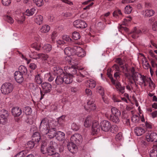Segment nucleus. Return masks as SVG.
I'll use <instances>...</instances> for the list:
<instances>
[{"label":"nucleus","mask_w":157,"mask_h":157,"mask_svg":"<svg viewBox=\"0 0 157 157\" xmlns=\"http://www.w3.org/2000/svg\"><path fill=\"white\" fill-rule=\"evenodd\" d=\"M67 147L68 150L72 153H75L77 151V147L75 144L71 141L67 144Z\"/></svg>","instance_id":"obj_12"},{"label":"nucleus","mask_w":157,"mask_h":157,"mask_svg":"<svg viewBox=\"0 0 157 157\" xmlns=\"http://www.w3.org/2000/svg\"><path fill=\"white\" fill-rule=\"evenodd\" d=\"M74 49L77 52L76 54L78 57H83L86 55L85 52L83 49L77 46H75Z\"/></svg>","instance_id":"obj_14"},{"label":"nucleus","mask_w":157,"mask_h":157,"mask_svg":"<svg viewBox=\"0 0 157 157\" xmlns=\"http://www.w3.org/2000/svg\"><path fill=\"white\" fill-rule=\"evenodd\" d=\"M56 129L52 128L49 129V132L48 134L49 138H52L56 136Z\"/></svg>","instance_id":"obj_25"},{"label":"nucleus","mask_w":157,"mask_h":157,"mask_svg":"<svg viewBox=\"0 0 157 157\" xmlns=\"http://www.w3.org/2000/svg\"><path fill=\"white\" fill-rule=\"evenodd\" d=\"M71 128L74 131H77L78 130L79 127L76 124L73 123L71 125Z\"/></svg>","instance_id":"obj_60"},{"label":"nucleus","mask_w":157,"mask_h":157,"mask_svg":"<svg viewBox=\"0 0 157 157\" xmlns=\"http://www.w3.org/2000/svg\"><path fill=\"white\" fill-rule=\"evenodd\" d=\"M116 85V87L119 93L123 94L125 92V86H122L120 82H116L115 84Z\"/></svg>","instance_id":"obj_18"},{"label":"nucleus","mask_w":157,"mask_h":157,"mask_svg":"<svg viewBox=\"0 0 157 157\" xmlns=\"http://www.w3.org/2000/svg\"><path fill=\"white\" fill-rule=\"evenodd\" d=\"M34 142L33 140L28 141L26 145V147L29 149L33 148L35 145Z\"/></svg>","instance_id":"obj_45"},{"label":"nucleus","mask_w":157,"mask_h":157,"mask_svg":"<svg viewBox=\"0 0 157 157\" xmlns=\"http://www.w3.org/2000/svg\"><path fill=\"white\" fill-rule=\"evenodd\" d=\"M65 134L63 132L59 131L56 132V138L59 141H62L64 139Z\"/></svg>","instance_id":"obj_23"},{"label":"nucleus","mask_w":157,"mask_h":157,"mask_svg":"<svg viewBox=\"0 0 157 157\" xmlns=\"http://www.w3.org/2000/svg\"><path fill=\"white\" fill-rule=\"evenodd\" d=\"M76 44H75L73 45V46H71L72 48L68 47L65 48L64 49L65 54L67 56H71L73 54L74 50H75L74 48L75 46H76Z\"/></svg>","instance_id":"obj_17"},{"label":"nucleus","mask_w":157,"mask_h":157,"mask_svg":"<svg viewBox=\"0 0 157 157\" xmlns=\"http://www.w3.org/2000/svg\"><path fill=\"white\" fill-rule=\"evenodd\" d=\"M41 86L43 89V91L40 90V93L41 94V97L40 100H41L43 98L44 95V93H47L50 92L52 90V85L48 82H43L41 85Z\"/></svg>","instance_id":"obj_3"},{"label":"nucleus","mask_w":157,"mask_h":157,"mask_svg":"<svg viewBox=\"0 0 157 157\" xmlns=\"http://www.w3.org/2000/svg\"><path fill=\"white\" fill-rule=\"evenodd\" d=\"M148 31L147 29L146 28L142 29L141 30L137 29H135L132 34V37L133 38H136L139 37V35L142 33L145 34L148 32Z\"/></svg>","instance_id":"obj_5"},{"label":"nucleus","mask_w":157,"mask_h":157,"mask_svg":"<svg viewBox=\"0 0 157 157\" xmlns=\"http://www.w3.org/2000/svg\"><path fill=\"white\" fill-rule=\"evenodd\" d=\"M12 114L15 117L19 116L21 113V110L18 107H14L12 109Z\"/></svg>","instance_id":"obj_16"},{"label":"nucleus","mask_w":157,"mask_h":157,"mask_svg":"<svg viewBox=\"0 0 157 157\" xmlns=\"http://www.w3.org/2000/svg\"><path fill=\"white\" fill-rule=\"evenodd\" d=\"M100 126L98 123L97 122H94L93 123L92 128V134L93 135L97 134L100 131Z\"/></svg>","instance_id":"obj_15"},{"label":"nucleus","mask_w":157,"mask_h":157,"mask_svg":"<svg viewBox=\"0 0 157 157\" xmlns=\"http://www.w3.org/2000/svg\"><path fill=\"white\" fill-rule=\"evenodd\" d=\"M19 72L17 71L15 72L14 73V78L17 83H21L24 80V75L20 74Z\"/></svg>","instance_id":"obj_13"},{"label":"nucleus","mask_w":157,"mask_h":157,"mask_svg":"<svg viewBox=\"0 0 157 157\" xmlns=\"http://www.w3.org/2000/svg\"><path fill=\"white\" fill-rule=\"evenodd\" d=\"M97 89L98 91V92L101 95L103 96L104 94V88L101 86H97Z\"/></svg>","instance_id":"obj_50"},{"label":"nucleus","mask_w":157,"mask_h":157,"mask_svg":"<svg viewBox=\"0 0 157 157\" xmlns=\"http://www.w3.org/2000/svg\"><path fill=\"white\" fill-rule=\"evenodd\" d=\"M132 121L134 123L139 122L140 121V118L137 115H133L131 118Z\"/></svg>","instance_id":"obj_41"},{"label":"nucleus","mask_w":157,"mask_h":157,"mask_svg":"<svg viewBox=\"0 0 157 157\" xmlns=\"http://www.w3.org/2000/svg\"><path fill=\"white\" fill-rule=\"evenodd\" d=\"M54 71L56 73L59 75H61L63 72V69L59 67H54Z\"/></svg>","instance_id":"obj_40"},{"label":"nucleus","mask_w":157,"mask_h":157,"mask_svg":"<svg viewBox=\"0 0 157 157\" xmlns=\"http://www.w3.org/2000/svg\"><path fill=\"white\" fill-rule=\"evenodd\" d=\"M134 132L137 136H140L143 134L145 132L144 128L140 127H136L134 130Z\"/></svg>","instance_id":"obj_20"},{"label":"nucleus","mask_w":157,"mask_h":157,"mask_svg":"<svg viewBox=\"0 0 157 157\" xmlns=\"http://www.w3.org/2000/svg\"><path fill=\"white\" fill-rule=\"evenodd\" d=\"M64 79L63 77H62L61 75L58 76L55 79L56 83L58 85H61L64 82Z\"/></svg>","instance_id":"obj_29"},{"label":"nucleus","mask_w":157,"mask_h":157,"mask_svg":"<svg viewBox=\"0 0 157 157\" xmlns=\"http://www.w3.org/2000/svg\"><path fill=\"white\" fill-rule=\"evenodd\" d=\"M62 38L63 40L69 42V44L71 45V46H73V45L75 44L74 41L72 40L68 35H65L63 36L62 37Z\"/></svg>","instance_id":"obj_28"},{"label":"nucleus","mask_w":157,"mask_h":157,"mask_svg":"<svg viewBox=\"0 0 157 157\" xmlns=\"http://www.w3.org/2000/svg\"><path fill=\"white\" fill-rule=\"evenodd\" d=\"M40 140V135L38 132H35L32 136V140L34 141L36 144L38 143Z\"/></svg>","instance_id":"obj_19"},{"label":"nucleus","mask_w":157,"mask_h":157,"mask_svg":"<svg viewBox=\"0 0 157 157\" xmlns=\"http://www.w3.org/2000/svg\"><path fill=\"white\" fill-rule=\"evenodd\" d=\"M100 127L102 131L107 132L109 131L111 127V124L109 121L104 120L101 123Z\"/></svg>","instance_id":"obj_6"},{"label":"nucleus","mask_w":157,"mask_h":157,"mask_svg":"<svg viewBox=\"0 0 157 157\" xmlns=\"http://www.w3.org/2000/svg\"><path fill=\"white\" fill-rule=\"evenodd\" d=\"M74 76L76 78V80L78 82H81L83 80V78L85 77L84 75H83L82 74L80 73Z\"/></svg>","instance_id":"obj_36"},{"label":"nucleus","mask_w":157,"mask_h":157,"mask_svg":"<svg viewBox=\"0 0 157 157\" xmlns=\"http://www.w3.org/2000/svg\"><path fill=\"white\" fill-rule=\"evenodd\" d=\"M150 157H157V150H151L150 153Z\"/></svg>","instance_id":"obj_48"},{"label":"nucleus","mask_w":157,"mask_h":157,"mask_svg":"<svg viewBox=\"0 0 157 157\" xmlns=\"http://www.w3.org/2000/svg\"><path fill=\"white\" fill-rule=\"evenodd\" d=\"M73 76L71 74H68L67 75H64V82L67 84H70L73 81Z\"/></svg>","instance_id":"obj_21"},{"label":"nucleus","mask_w":157,"mask_h":157,"mask_svg":"<svg viewBox=\"0 0 157 157\" xmlns=\"http://www.w3.org/2000/svg\"><path fill=\"white\" fill-rule=\"evenodd\" d=\"M36 11V9L33 7L30 9H28L25 12V14L28 16H31L35 13Z\"/></svg>","instance_id":"obj_27"},{"label":"nucleus","mask_w":157,"mask_h":157,"mask_svg":"<svg viewBox=\"0 0 157 157\" xmlns=\"http://www.w3.org/2000/svg\"><path fill=\"white\" fill-rule=\"evenodd\" d=\"M88 82L89 83V87L90 88H93L95 87L96 83L94 80L92 79L89 80L88 81Z\"/></svg>","instance_id":"obj_42"},{"label":"nucleus","mask_w":157,"mask_h":157,"mask_svg":"<svg viewBox=\"0 0 157 157\" xmlns=\"http://www.w3.org/2000/svg\"><path fill=\"white\" fill-rule=\"evenodd\" d=\"M70 56H68L65 57L64 59V60L65 61L66 63H67L71 65H72V63L74 62L71 60V58L70 57Z\"/></svg>","instance_id":"obj_47"},{"label":"nucleus","mask_w":157,"mask_h":157,"mask_svg":"<svg viewBox=\"0 0 157 157\" xmlns=\"http://www.w3.org/2000/svg\"><path fill=\"white\" fill-rule=\"evenodd\" d=\"M55 149L50 147L46 148V153L49 155H53L55 152Z\"/></svg>","instance_id":"obj_38"},{"label":"nucleus","mask_w":157,"mask_h":157,"mask_svg":"<svg viewBox=\"0 0 157 157\" xmlns=\"http://www.w3.org/2000/svg\"><path fill=\"white\" fill-rule=\"evenodd\" d=\"M120 116L110 115L109 119L110 121L115 123H118L120 121L119 117Z\"/></svg>","instance_id":"obj_26"},{"label":"nucleus","mask_w":157,"mask_h":157,"mask_svg":"<svg viewBox=\"0 0 157 157\" xmlns=\"http://www.w3.org/2000/svg\"><path fill=\"white\" fill-rule=\"evenodd\" d=\"M26 155V151H22L17 154L14 157H24Z\"/></svg>","instance_id":"obj_54"},{"label":"nucleus","mask_w":157,"mask_h":157,"mask_svg":"<svg viewBox=\"0 0 157 157\" xmlns=\"http://www.w3.org/2000/svg\"><path fill=\"white\" fill-rule=\"evenodd\" d=\"M50 147L54 149H55L57 148L58 147V145L57 143L55 142L52 141H51L50 143Z\"/></svg>","instance_id":"obj_55"},{"label":"nucleus","mask_w":157,"mask_h":157,"mask_svg":"<svg viewBox=\"0 0 157 157\" xmlns=\"http://www.w3.org/2000/svg\"><path fill=\"white\" fill-rule=\"evenodd\" d=\"M11 2V0H2V3L4 6H8Z\"/></svg>","instance_id":"obj_57"},{"label":"nucleus","mask_w":157,"mask_h":157,"mask_svg":"<svg viewBox=\"0 0 157 157\" xmlns=\"http://www.w3.org/2000/svg\"><path fill=\"white\" fill-rule=\"evenodd\" d=\"M35 82L38 84H40L42 82V80L39 74H37L35 76Z\"/></svg>","instance_id":"obj_39"},{"label":"nucleus","mask_w":157,"mask_h":157,"mask_svg":"<svg viewBox=\"0 0 157 157\" xmlns=\"http://www.w3.org/2000/svg\"><path fill=\"white\" fill-rule=\"evenodd\" d=\"M146 77L144 76V75H142L141 74V76L140 77V83H141V85L143 84H145V81L146 80Z\"/></svg>","instance_id":"obj_52"},{"label":"nucleus","mask_w":157,"mask_h":157,"mask_svg":"<svg viewBox=\"0 0 157 157\" xmlns=\"http://www.w3.org/2000/svg\"><path fill=\"white\" fill-rule=\"evenodd\" d=\"M6 20L9 23L12 24L14 22V20L13 18L10 16H7L6 17Z\"/></svg>","instance_id":"obj_59"},{"label":"nucleus","mask_w":157,"mask_h":157,"mask_svg":"<svg viewBox=\"0 0 157 157\" xmlns=\"http://www.w3.org/2000/svg\"><path fill=\"white\" fill-rule=\"evenodd\" d=\"M33 2L37 6L40 7L44 4L43 0H33Z\"/></svg>","instance_id":"obj_43"},{"label":"nucleus","mask_w":157,"mask_h":157,"mask_svg":"<svg viewBox=\"0 0 157 157\" xmlns=\"http://www.w3.org/2000/svg\"><path fill=\"white\" fill-rule=\"evenodd\" d=\"M50 128L49 122L45 119H44L41 121L39 127L40 130L43 135L47 134Z\"/></svg>","instance_id":"obj_1"},{"label":"nucleus","mask_w":157,"mask_h":157,"mask_svg":"<svg viewBox=\"0 0 157 157\" xmlns=\"http://www.w3.org/2000/svg\"><path fill=\"white\" fill-rule=\"evenodd\" d=\"M107 75L108 77L110 78L111 82L113 84H115V81L113 79L112 75L110 72H108Z\"/></svg>","instance_id":"obj_58"},{"label":"nucleus","mask_w":157,"mask_h":157,"mask_svg":"<svg viewBox=\"0 0 157 157\" xmlns=\"http://www.w3.org/2000/svg\"><path fill=\"white\" fill-rule=\"evenodd\" d=\"M72 38L75 40H77L80 38V36L79 33L75 32L72 34Z\"/></svg>","instance_id":"obj_46"},{"label":"nucleus","mask_w":157,"mask_h":157,"mask_svg":"<svg viewBox=\"0 0 157 157\" xmlns=\"http://www.w3.org/2000/svg\"><path fill=\"white\" fill-rule=\"evenodd\" d=\"M13 85L10 82L3 83L1 88V92L4 94H8L11 93L13 89Z\"/></svg>","instance_id":"obj_2"},{"label":"nucleus","mask_w":157,"mask_h":157,"mask_svg":"<svg viewBox=\"0 0 157 157\" xmlns=\"http://www.w3.org/2000/svg\"><path fill=\"white\" fill-rule=\"evenodd\" d=\"M62 15L64 17H69L72 15V13L69 12H66L62 13Z\"/></svg>","instance_id":"obj_62"},{"label":"nucleus","mask_w":157,"mask_h":157,"mask_svg":"<svg viewBox=\"0 0 157 157\" xmlns=\"http://www.w3.org/2000/svg\"><path fill=\"white\" fill-rule=\"evenodd\" d=\"M24 112L26 115H29L31 113L32 110L30 107L29 106H27L25 107Z\"/></svg>","instance_id":"obj_49"},{"label":"nucleus","mask_w":157,"mask_h":157,"mask_svg":"<svg viewBox=\"0 0 157 157\" xmlns=\"http://www.w3.org/2000/svg\"><path fill=\"white\" fill-rule=\"evenodd\" d=\"M132 75L131 77L132 78L133 80L135 82V81H138L141 76V74L135 71V68L134 67H132L129 69Z\"/></svg>","instance_id":"obj_10"},{"label":"nucleus","mask_w":157,"mask_h":157,"mask_svg":"<svg viewBox=\"0 0 157 157\" xmlns=\"http://www.w3.org/2000/svg\"><path fill=\"white\" fill-rule=\"evenodd\" d=\"M19 73L24 75H26L27 73V70L26 67L21 65L19 67L18 71Z\"/></svg>","instance_id":"obj_24"},{"label":"nucleus","mask_w":157,"mask_h":157,"mask_svg":"<svg viewBox=\"0 0 157 157\" xmlns=\"http://www.w3.org/2000/svg\"><path fill=\"white\" fill-rule=\"evenodd\" d=\"M43 49L47 52H49L52 49V46L49 44H45L43 47Z\"/></svg>","instance_id":"obj_37"},{"label":"nucleus","mask_w":157,"mask_h":157,"mask_svg":"<svg viewBox=\"0 0 157 157\" xmlns=\"http://www.w3.org/2000/svg\"><path fill=\"white\" fill-rule=\"evenodd\" d=\"M122 139V134L121 132H120L116 135L115 139L117 141H119L121 140Z\"/></svg>","instance_id":"obj_51"},{"label":"nucleus","mask_w":157,"mask_h":157,"mask_svg":"<svg viewBox=\"0 0 157 157\" xmlns=\"http://www.w3.org/2000/svg\"><path fill=\"white\" fill-rule=\"evenodd\" d=\"M74 27L77 28L84 29L87 26V24L83 21L81 20H77L73 22Z\"/></svg>","instance_id":"obj_8"},{"label":"nucleus","mask_w":157,"mask_h":157,"mask_svg":"<svg viewBox=\"0 0 157 157\" xmlns=\"http://www.w3.org/2000/svg\"><path fill=\"white\" fill-rule=\"evenodd\" d=\"M146 139L148 142H157V133L156 132H152L148 134L146 136Z\"/></svg>","instance_id":"obj_11"},{"label":"nucleus","mask_w":157,"mask_h":157,"mask_svg":"<svg viewBox=\"0 0 157 157\" xmlns=\"http://www.w3.org/2000/svg\"><path fill=\"white\" fill-rule=\"evenodd\" d=\"M43 20V17L41 15H37L35 19V22L39 25L42 23Z\"/></svg>","instance_id":"obj_30"},{"label":"nucleus","mask_w":157,"mask_h":157,"mask_svg":"<svg viewBox=\"0 0 157 157\" xmlns=\"http://www.w3.org/2000/svg\"><path fill=\"white\" fill-rule=\"evenodd\" d=\"M1 112L2 113L0 115V124H4L7 121V118L9 115L8 111L3 109Z\"/></svg>","instance_id":"obj_4"},{"label":"nucleus","mask_w":157,"mask_h":157,"mask_svg":"<svg viewBox=\"0 0 157 157\" xmlns=\"http://www.w3.org/2000/svg\"><path fill=\"white\" fill-rule=\"evenodd\" d=\"M111 111L112 113V115L120 116L121 112L120 111L116 108L113 107L111 109Z\"/></svg>","instance_id":"obj_31"},{"label":"nucleus","mask_w":157,"mask_h":157,"mask_svg":"<svg viewBox=\"0 0 157 157\" xmlns=\"http://www.w3.org/2000/svg\"><path fill=\"white\" fill-rule=\"evenodd\" d=\"M91 124V120L90 117H87L86 119L84 122V125L85 127L87 128L90 126Z\"/></svg>","instance_id":"obj_32"},{"label":"nucleus","mask_w":157,"mask_h":157,"mask_svg":"<svg viewBox=\"0 0 157 157\" xmlns=\"http://www.w3.org/2000/svg\"><path fill=\"white\" fill-rule=\"evenodd\" d=\"M65 117V116L63 115L58 118V122L59 124H63Z\"/></svg>","instance_id":"obj_56"},{"label":"nucleus","mask_w":157,"mask_h":157,"mask_svg":"<svg viewBox=\"0 0 157 157\" xmlns=\"http://www.w3.org/2000/svg\"><path fill=\"white\" fill-rule=\"evenodd\" d=\"M132 10V7L130 6H126L125 8V13H126L130 14Z\"/></svg>","instance_id":"obj_53"},{"label":"nucleus","mask_w":157,"mask_h":157,"mask_svg":"<svg viewBox=\"0 0 157 157\" xmlns=\"http://www.w3.org/2000/svg\"><path fill=\"white\" fill-rule=\"evenodd\" d=\"M50 29V26L48 25H43L40 29V31L41 33H46L48 32Z\"/></svg>","instance_id":"obj_34"},{"label":"nucleus","mask_w":157,"mask_h":157,"mask_svg":"<svg viewBox=\"0 0 157 157\" xmlns=\"http://www.w3.org/2000/svg\"><path fill=\"white\" fill-rule=\"evenodd\" d=\"M84 108L89 112H90V110H94L96 109V105L94 104L92 99H90L87 102V105L84 106Z\"/></svg>","instance_id":"obj_9"},{"label":"nucleus","mask_w":157,"mask_h":157,"mask_svg":"<svg viewBox=\"0 0 157 157\" xmlns=\"http://www.w3.org/2000/svg\"><path fill=\"white\" fill-rule=\"evenodd\" d=\"M48 57V56L47 54H45L43 53H40L37 55V57H36L35 59H41L43 60H45L47 59Z\"/></svg>","instance_id":"obj_35"},{"label":"nucleus","mask_w":157,"mask_h":157,"mask_svg":"<svg viewBox=\"0 0 157 157\" xmlns=\"http://www.w3.org/2000/svg\"><path fill=\"white\" fill-rule=\"evenodd\" d=\"M47 78H48V81L51 82L53 81L55 77V76L53 74L50 73H47L45 75Z\"/></svg>","instance_id":"obj_33"},{"label":"nucleus","mask_w":157,"mask_h":157,"mask_svg":"<svg viewBox=\"0 0 157 157\" xmlns=\"http://www.w3.org/2000/svg\"><path fill=\"white\" fill-rule=\"evenodd\" d=\"M118 130V127L116 125H111V127L109 131L112 133H114Z\"/></svg>","instance_id":"obj_44"},{"label":"nucleus","mask_w":157,"mask_h":157,"mask_svg":"<svg viewBox=\"0 0 157 157\" xmlns=\"http://www.w3.org/2000/svg\"><path fill=\"white\" fill-rule=\"evenodd\" d=\"M118 14L122 15V13L120 10H118L114 11L113 13V17H115L118 15Z\"/></svg>","instance_id":"obj_63"},{"label":"nucleus","mask_w":157,"mask_h":157,"mask_svg":"<svg viewBox=\"0 0 157 157\" xmlns=\"http://www.w3.org/2000/svg\"><path fill=\"white\" fill-rule=\"evenodd\" d=\"M154 11L152 10H147L143 11V14L145 17H148L152 16L155 13Z\"/></svg>","instance_id":"obj_22"},{"label":"nucleus","mask_w":157,"mask_h":157,"mask_svg":"<svg viewBox=\"0 0 157 157\" xmlns=\"http://www.w3.org/2000/svg\"><path fill=\"white\" fill-rule=\"evenodd\" d=\"M152 29L153 31H157V21L154 23L152 25Z\"/></svg>","instance_id":"obj_64"},{"label":"nucleus","mask_w":157,"mask_h":157,"mask_svg":"<svg viewBox=\"0 0 157 157\" xmlns=\"http://www.w3.org/2000/svg\"><path fill=\"white\" fill-rule=\"evenodd\" d=\"M82 137L79 134H75L71 138V141L75 144H80L82 141Z\"/></svg>","instance_id":"obj_7"},{"label":"nucleus","mask_w":157,"mask_h":157,"mask_svg":"<svg viewBox=\"0 0 157 157\" xmlns=\"http://www.w3.org/2000/svg\"><path fill=\"white\" fill-rule=\"evenodd\" d=\"M41 151L43 154H46V148L45 144H41Z\"/></svg>","instance_id":"obj_61"}]
</instances>
